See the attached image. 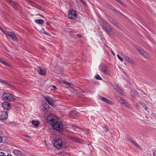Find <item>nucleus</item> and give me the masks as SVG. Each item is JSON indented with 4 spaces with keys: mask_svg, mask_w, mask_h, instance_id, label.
Masks as SVG:
<instances>
[{
    "mask_svg": "<svg viewBox=\"0 0 156 156\" xmlns=\"http://www.w3.org/2000/svg\"><path fill=\"white\" fill-rule=\"evenodd\" d=\"M6 0L12 6L15 10L16 11L18 10V9L20 7V5L18 3L14 2L12 0Z\"/></svg>",
    "mask_w": 156,
    "mask_h": 156,
    "instance_id": "nucleus-5",
    "label": "nucleus"
},
{
    "mask_svg": "<svg viewBox=\"0 0 156 156\" xmlns=\"http://www.w3.org/2000/svg\"><path fill=\"white\" fill-rule=\"evenodd\" d=\"M3 99L5 100L9 101H14L16 99V97L14 95L11 94L9 92H5L2 96Z\"/></svg>",
    "mask_w": 156,
    "mask_h": 156,
    "instance_id": "nucleus-3",
    "label": "nucleus"
},
{
    "mask_svg": "<svg viewBox=\"0 0 156 156\" xmlns=\"http://www.w3.org/2000/svg\"><path fill=\"white\" fill-rule=\"evenodd\" d=\"M68 18L70 20H73L76 18L77 14L73 10H70L68 13Z\"/></svg>",
    "mask_w": 156,
    "mask_h": 156,
    "instance_id": "nucleus-6",
    "label": "nucleus"
},
{
    "mask_svg": "<svg viewBox=\"0 0 156 156\" xmlns=\"http://www.w3.org/2000/svg\"><path fill=\"white\" fill-rule=\"evenodd\" d=\"M44 99L47 101L48 103L52 106L55 105V103L53 100V99L48 96H45Z\"/></svg>",
    "mask_w": 156,
    "mask_h": 156,
    "instance_id": "nucleus-13",
    "label": "nucleus"
},
{
    "mask_svg": "<svg viewBox=\"0 0 156 156\" xmlns=\"http://www.w3.org/2000/svg\"><path fill=\"white\" fill-rule=\"evenodd\" d=\"M153 155H154V156H156V151H155L153 153Z\"/></svg>",
    "mask_w": 156,
    "mask_h": 156,
    "instance_id": "nucleus-48",
    "label": "nucleus"
},
{
    "mask_svg": "<svg viewBox=\"0 0 156 156\" xmlns=\"http://www.w3.org/2000/svg\"><path fill=\"white\" fill-rule=\"evenodd\" d=\"M2 107L5 109L9 110L11 108L10 103L7 101H5L2 104Z\"/></svg>",
    "mask_w": 156,
    "mask_h": 156,
    "instance_id": "nucleus-14",
    "label": "nucleus"
},
{
    "mask_svg": "<svg viewBox=\"0 0 156 156\" xmlns=\"http://www.w3.org/2000/svg\"><path fill=\"white\" fill-rule=\"evenodd\" d=\"M35 22L38 24L42 25L44 23V20L41 19L36 20Z\"/></svg>",
    "mask_w": 156,
    "mask_h": 156,
    "instance_id": "nucleus-21",
    "label": "nucleus"
},
{
    "mask_svg": "<svg viewBox=\"0 0 156 156\" xmlns=\"http://www.w3.org/2000/svg\"><path fill=\"white\" fill-rule=\"evenodd\" d=\"M112 52V55H113L115 56V53H114V52H113V51H112V52Z\"/></svg>",
    "mask_w": 156,
    "mask_h": 156,
    "instance_id": "nucleus-53",
    "label": "nucleus"
},
{
    "mask_svg": "<svg viewBox=\"0 0 156 156\" xmlns=\"http://www.w3.org/2000/svg\"><path fill=\"white\" fill-rule=\"evenodd\" d=\"M125 137H126L127 139L128 140L130 141L132 140V138L128 135H126Z\"/></svg>",
    "mask_w": 156,
    "mask_h": 156,
    "instance_id": "nucleus-34",
    "label": "nucleus"
},
{
    "mask_svg": "<svg viewBox=\"0 0 156 156\" xmlns=\"http://www.w3.org/2000/svg\"><path fill=\"white\" fill-rule=\"evenodd\" d=\"M12 152L17 156H25V154L24 153L18 150H13L12 151Z\"/></svg>",
    "mask_w": 156,
    "mask_h": 156,
    "instance_id": "nucleus-15",
    "label": "nucleus"
},
{
    "mask_svg": "<svg viewBox=\"0 0 156 156\" xmlns=\"http://www.w3.org/2000/svg\"><path fill=\"white\" fill-rule=\"evenodd\" d=\"M72 140L75 142L79 143L80 144H81L83 143V141L81 139L76 137H73Z\"/></svg>",
    "mask_w": 156,
    "mask_h": 156,
    "instance_id": "nucleus-18",
    "label": "nucleus"
},
{
    "mask_svg": "<svg viewBox=\"0 0 156 156\" xmlns=\"http://www.w3.org/2000/svg\"><path fill=\"white\" fill-rule=\"evenodd\" d=\"M116 98L117 100L119 101H120V100L122 98L120 97H117Z\"/></svg>",
    "mask_w": 156,
    "mask_h": 156,
    "instance_id": "nucleus-41",
    "label": "nucleus"
},
{
    "mask_svg": "<svg viewBox=\"0 0 156 156\" xmlns=\"http://www.w3.org/2000/svg\"><path fill=\"white\" fill-rule=\"evenodd\" d=\"M76 0V1L77 2H78V0Z\"/></svg>",
    "mask_w": 156,
    "mask_h": 156,
    "instance_id": "nucleus-55",
    "label": "nucleus"
},
{
    "mask_svg": "<svg viewBox=\"0 0 156 156\" xmlns=\"http://www.w3.org/2000/svg\"><path fill=\"white\" fill-rule=\"evenodd\" d=\"M26 1L27 2L29 3L32 5L33 3H34V2L31 1V0H26Z\"/></svg>",
    "mask_w": 156,
    "mask_h": 156,
    "instance_id": "nucleus-35",
    "label": "nucleus"
},
{
    "mask_svg": "<svg viewBox=\"0 0 156 156\" xmlns=\"http://www.w3.org/2000/svg\"><path fill=\"white\" fill-rule=\"evenodd\" d=\"M51 86H52V87H53L55 90H56L57 88L54 85H52Z\"/></svg>",
    "mask_w": 156,
    "mask_h": 156,
    "instance_id": "nucleus-47",
    "label": "nucleus"
},
{
    "mask_svg": "<svg viewBox=\"0 0 156 156\" xmlns=\"http://www.w3.org/2000/svg\"><path fill=\"white\" fill-rule=\"evenodd\" d=\"M0 156H6V155L4 152H0Z\"/></svg>",
    "mask_w": 156,
    "mask_h": 156,
    "instance_id": "nucleus-38",
    "label": "nucleus"
},
{
    "mask_svg": "<svg viewBox=\"0 0 156 156\" xmlns=\"http://www.w3.org/2000/svg\"><path fill=\"white\" fill-rule=\"evenodd\" d=\"M7 113L5 111L0 112V120H5L7 119L8 117Z\"/></svg>",
    "mask_w": 156,
    "mask_h": 156,
    "instance_id": "nucleus-9",
    "label": "nucleus"
},
{
    "mask_svg": "<svg viewBox=\"0 0 156 156\" xmlns=\"http://www.w3.org/2000/svg\"><path fill=\"white\" fill-rule=\"evenodd\" d=\"M135 90H134V89H132L131 90V92L132 93H133L134 95H135V94H134V91Z\"/></svg>",
    "mask_w": 156,
    "mask_h": 156,
    "instance_id": "nucleus-49",
    "label": "nucleus"
},
{
    "mask_svg": "<svg viewBox=\"0 0 156 156\" xmlns=\"http://www.w3.org/2000/svg\"><path fill=\"white\" fill-rule=\"evenodd\" d=\"M1 62H2L3 64L7 66H8L10 68L12 67V66H11L8 63H7L6 62L4 61V59H3V60L2 61H1Z\"/></svg>",
    "mask_w": 156,
    "mask_h": 156,
    "instance_id": "nucleus-25",
    "label": "nucleus"
},
{
    "mask_svg": "<svg viewBox=\"0 0 156 156\" xmlns=\"http://www.w3.org/2000/svg\"><path fill=\"white\" fill-rule=\"evenodd\" d=\"M112 86L113 88L120 94H122V93L121 89L119 88L118 84L116 83H115L113 84Z\"/></svg>",
    "mask_w": 156,
    "mask_h": 156,
    "instance_id": "nucleus-16",
    "label": "nucleus"
},
{
    "mask_svg": "<svg viewBox=\"0 0 156 156\" xmlns=\"http://www.w3.org/2000/svg\"><path fill=\"white\" fill-rule=\"evenodd\" d=\"M130 141L132 143L134 144L135 146H136L138 148H140V146L137 143H136L135 141L132 140Z\"/></svg>",
    "mask_w": 156,
    "mask_h": 156,
    "instance_id": "nucleus-28",
    "label": "nucleus"
},
{
    "mask_svg": "<svg viewBox=\"0 0 156 156\" xmlns=\"http://www.w3.org/2000/svg\"><path fill=\"white\" fill-rule=\"evenodd\" d=\"M116 1L118 2L122 6H124L125 7H126L127 6V5L123 3L120 0H115Z\"/></svg>",
    "mask_w": 156,
    "mask_h": 156,
    "instance_id": "nucleus-22",
    "label": "nucleus"
},
{
    "mask_svg": "<svg viewBox=\"0 0 156 156\" xmlns=\"http://www.w3.org/2000/svg\"><path fill=\"white\" fill-rule=\"evenodd\" d=\"M111 8L113 10V11H114L116 13L118 14H119L120 15L122 14L121 13H120L119 11H117L115 8Z\"/></svg>",
    "mask_w": 156,
    "mask_h": 156,
    "instance_id": "nucleus-31",
    "label": "nucleus"
},
{
    "mask_svg": "<svg viewBox=\"0 0 156 156\" xmlns=\"http://www.w3.org/2000/svg\"><path fill=\"white\" fill-rule=\"evenodd\" d=\"M11 38V39L14 41H18V38L16 35L15 33L13 32H9L8 34H7V35Z\"/></svg>",
    "mask_w": 156,
    "mask_h": 156,
    "instance_id": "nucleus-12",
    "label": "nucleus"
},
{
    "mask_svg": "<svg viewBox=\"0 0 156 156\" xmlns=\"http://www.w3.org/2000/svg\"><path fill=\"white\" fill-rule=\"evenodd\" d=\"M43 107L44 108V110L46 111L48 110L50 108L49 105L47 104H44L43 106Z\"/></svg>",
    "mask_w": 156,
    "mask_h": 156,
    "instance_id": "nucleus-23",
    "label": "nucleus"
},
{
    "mask_svg": "<svg viewBox=\"0 0 156 156\" xmlns=\"http://www.w3.org/2000/svg\"><path fill=\"white\" fill-rule=\"evenodd\" d=\"M117 57L122 62H123V58L121 57L119 54H118L117 55Z\"/></svg>",
    "mask_w": 156,
    "mask_h": 156,
    "instance_id": "nucleus-33",
    "label": "nucleus"
},
{
    "mask_svg": "<svg viewBox=\"0 0 156 156\" xmlns=\"http://www.w3.org/2000/svg\"><path fill=\"white\" fill-rule=\"evenodd\" d=\"M5 142V141H3V140L2 139V137L0 136V143H4Z\"/></svg>",
    "mask_w": 156,
    "mask_h": 156,
    "instance_id": "nucleus-40",
    "label": "nucleus"
},
{
    "mask_svg": "<svg viewBox=\"0 0 156 156\" xmlns=\"http://www.w3.org/2000/svg\"><path fill=\"white\" fill-rule=\"evenodd\" d=\"M32 6L33 7L36 8L38 9L41 10H43L44 9L42 8L41 6L38 5L37 4L34 2V3H33V4Z\"/></svg>",
    "mask_w": 156,
    "mask_h": 156,
    "instance_id": "nucleus-19",
    "label": "nucleus"
},
{
    "mask_svg": "<svg viewBox=\"0 0 156 156\" xmlns=\"http://www.w3.org/2000/svg\"><path fill=\"white\" fill-rule=\"evenodd\" d=\"M119 102L122 103L123 104H124V102H124V100L122 98L121 99L120 101H119Z\"/></svg>",
    "mask_w": 156,
    "mask_h": 156,
    "instance_id": "nucleus-46",
    "label": "nucleus"
},
{
    "mask_svg": "<svg viewBox=\"0 0 156 156\" xmlns=\"http://www.w3.org/2000/svg\"><path fill=\"white\" fill-rule=\"evenodd\" d=\"M37 71L39 74L42 76H44L46 74V70L41 69L40 66H38L37 67Z\"/></svg>",
    "mask_w": 156,
    "mask_h": 156,
    "instance_id": "nucleus-10",
    "label": "nucleus"
},
{
    "mask_svg": "<svg viewBox=\"0 0 156 156\" xmlns=\"http://www.w3.org/2000/svg\"><path fill=\"white\" fill-rule=\"evenodd\" d=\"M23 136H25V137H28V138H30V136H28L27 135H26V134H24L23 135Z\"/></svg>",
    "mask_w": 156,
    "mask_h": 156,
    "instance_id": "nucleus-42",
    "label": "nucleus"
},
{
    "mask_svg": "<svg viewBox=\"0 0 156 156\" xmlns=\"http://www.w3.org/2000/svg\"><path fill=\"white\" fill-rule=\"evenodd\" d=\"M6 156H12L11 154H8Z\"/></svg>",
    "mask_w": 156,
    "mask_h": 156,
    "instance_id": "nucleus-52",
    "label": "nucleus"
},
{
    "mask_svg": "<svg viewBox=\"0 0 156 156\" xmlns=\"http://www.w3.org/2000/svg\"><path fill=\"white\" fill-rule=\"evenodd\" d=\"M52 126L53 129L56 131L62 132L64 130L63 125L61 122L56 121Z\"/></svg>",
    "mask_w": 156,
    "mask_h": 156,
    "instance_id": "nucleus-2",
    "label": "nucleus"
},
{
    "mask_svg": "<svg viewBox=\"0 0 156 156\" xmlns=\"http://www.w3.org/2000/svg\"><path fill=\"white\" fill-rule=\"evenodd\" d=\"M138 51L141 54H144V53H145V52L144 51V50H141L140 49H139L138 50Z\"/></svg>",
    "mask_w": 156,
    "mask_h": 156,
    "instance_id": "nucleus-37",
    "label": "nucleus"
},
{
    "mask_svg": "<svg viewBox=\"0 0 156 156\" xmlns=\"http://www.w3.org/2000/svg\"><path fill=\"white\" fill-rule=\"evenodd\" d=\"M101 27L108 34H110L113 30L112 26L105 20H101Z\"/></svg>",
    "mask_w": 156,
    "mask_h": 156,
    "instance_id": "nucleus-1",
    "label": "nucleus"
},
{
    "mask_svg": "<svg viewBox=\"0 0 156 156\" xmlns=\"http://www.w3.org/2000/svg\"><path fill=\"white\" fill-rule=\"evenodd\" d=\"M0 82L4 84H7V85H11V83H8L7 81L3 80L0 79Z\"/></svg>",
    "mask_w": 156,
    "mask_h": 156,
    "instance_id": "nucleus-27",
    "label": "nucleus"
},
{
    "mask_svg": "<svg viewBox=\"0 0 156 156\" xmlns=\"http://www.w3.org/2000/svg\"><path fill=\"white\" fill-rule=\"evenodd\" d=\"M0 30L5 35H7V34H8L9 31H5L4 30L2 27H0Z\"/></svg>",
    "mask_w": 156,
    "mask_h": 156,
    "instance_id": "nucleus-24",
    "label": "nucleus"
},
{
    "mask_svg": "<svg viewBox=\"0 0 156 156\" xmlns=\"http://www.w3.org/2000/svg\"><path fill=\"white\" fill-rule=\"evenodd\" d=\"M95 78L97 79H98L99 80H102V78L98 74H96L95 76Z\"/></svg>",
    "mask_w": 156,
    "mask_h": 156,
    "instance_id": "nucleus-32",
    "label": "nucleus"
},
{
    "mask_svg": "<svg viewBox=\"0 0 156 156\" xmlns=\"http://www.w3.org/2000/svg\"><path fill=\"white\" fill-rule=\"evenodd\" d=\"M123 105L128 107H130V105L126 102H124Z\"/></svg>",
    "mask_w": 156,
    "mask_h": 156,
    "instance_id": "nucleus-36",
    "label": "nucleus"
},
{
    "mask_svg": "<svg viewBox=\"0 0 156 156\" xmlns=\"http://www.w3.org/2000/svg\"><path fill=\"white\" fill-rule=\"evenodd\" d=\"M80 1L82 2L83 3L86 4V3L84 2L83 1V0H80Z\"/></svg>",
    "mask_w": 156,
    "mask_h": 156,
    "instance_id": "nucleus-50",
    "label": "nucleus"
},
{
    "mask_svg": "<svg viewBox=\"0 0 156 156\" xmlns=\"http://www.w3.org/2000/svg\"><path fill=\"white\" fill-rule=\"evenodd\" d=\"M61 82L65 85H68L69 86H70L71 85L69 82L65 80H62Z\"/></svg>",
    "mask_w": 156,
    "mask_h": 156,
    "instance_id": "nucleus-29",
    "label": "nucleus"
},
{
    "mask_svg": "<svg viewBox=\"0 0 156 156\" xmlns=\"http://www.w3.org/2000/svg\"><path fill=\"white\" fill-rule=\"evenodd\" d=\"M102 128H103V129L105 131H108V127L107 126V125H104L102 126Z\"/></svg>",
    "mask_w": 156,
    "mask_h": 156,
    "instance_id": "nucleus-30",
    "label": "nucleus"
},
{
    "mask_svg": "<svg viewBox=\"0 0 156 156\" xmlns=\"http://www.w3.org/2000/svg\"><path fill=\"white\" fill-rule=\"evenodd\" d=\"M142 106L144 108V109L145 110L147 109V107L145 105V104H144L143 105H142Z\"/></svg>",
    "mask_w": 156,
    "mask_h": 156,
    "instance_id": "nucleus-44",
    "label": "nucleus"
},
{
    "mask_svg": "<svg viewBox=\"0 0 156 156\" xmlns=\"http://www.w3.org/2000/svg\"><path fill=\"white\" fill-rule=\"evenodd\" d=\"M31 16H34V15H31Z\"/></svg>",
    "mask_w": 156,
    "mask_h": 156,
    "instance_id": "nucleus-56",
    "label": "nucleus"
},
{
    "mask_svg": "<svg viewBox=\"0 0 156 156\" xmlns=\"http://www.w3.org/2000/svg\"><path fill=\"white\" fill-rule=\"evenodd\" d=\"M44 34H45L47 35H50L49 33H47V32H46V31H45L44 30Z\"/></svg>",
    "mask_w": 156,
    "mask_h": 156,
    "instance_id": "nucleus-43",
    "label": "nucleus"
},
{
    "mask_svg": "<svg viewBox=\"0 0 156 156\" xmlns=\"http://www.w3.org/2000/svg\"><path fill=\"white\" fill-rule=\"evenodd\" d=\"M3 59H2V58H0V62H1V61H2Z\"/></svg>",
    "mask_w": 156,
    "mask_h": 156,
    "instance_id": "nucleus-54",
    "label": "nucleus"
},
{
    "mask_svg": "<svg viewBox=\"0 0 156 156\" xmlns=\"http://www.w3.org/2000/svg\"><path fill=\"white\" fill-rule=\"evenodd\" d=\"M123 58L125 60H126L128 62L131 63H132L133 62V61L131 59L127 56L124 55L123 56Z\"/></svg>",
    "mask_w": 156,
    "mask_h": 156,
    "instance_id": "nucleus-20",
    "label": "nucleus"
},
{
    "mask_svg": "<svg viewBox=\"0 0 156 156\" xmlns=\"http://www.w3.org/2000/svg\"><path fill=\"white\" fill-rule=\"evenodd\" d=\"M98 98L99 99L105 102L107 104L111 105H112L113 104V102L112 101L107 99V98L105 97L102 96H98Z\"/></svg>",
    "mask_w": 156,
    "mask_h": 156,
    "instance_id": "nucleus-11",
    "label": "nucleus"
},
{
    "mask_svg": "<svg viewBox=\"0 0 156 156\" xmlns=\"http://www.w3.org/2000/svg\"><path fill=\"white\" fill-rule=\"evenodd\" d=\"M76 35L78 37H82V35L80 34H76Z\"/></svg>",
    "mask_w": 156,
    "mask_h": 156,
    "instance_id": "nucleus-45",
    "label": "nucleus"
},
{
    "mask_svg": "<svg viewBox=\"0 0 156 156\" xmlns=\"http://www.w3.org/2000/svg\"><path fill=\"white\" fill-rule=\"evenodd\" d=\"M72 90L73 91H72V92H75L76 91V89H72Z\"/></svg>",
    "mask_w": 156,
    "mask_h": 156,
    "instance_id": "nucleus-51",
    "label": "nucleus"
},
{
    "mask_svg": "<svg viewBox=\"0 0 156 156\" xmlns=\"http://www.w3.org/2000/svg\"><path fill=\"white\" fill-rule=\"evenodd\" d=\"M106 19L114 26L119 27L117 22L112 17L109 16H106Z\"/></svg>",
    "mask_w": 156,
    "mask_h": 156,
    "instance_id": "nucleus-8",
    "label": "nucleus"
},
{
    "mask_svg": "<svg viewBox=\"0 0 156 156\" xmlns=\"http://www.w3.org/2000/svg\"><path fill=\"white\" fill-rule=\"evenodd\" d=\"M47 121L49 124L52 125L56 122L55 119L51 118L50 116L48 117Z\"/></svg>",
    "mask_w": 156,
    "mask_h": 156,
    "instance_id": "nucleus-17",
    "label": "nucleus"
},
{
    "mask_svg": "<svg viewBox=\"0 0 156 156\" xmlns=\"http://www.w3.org/2000/svg\"><path fill=\"white\" fill-rule=\"evenodd\" d=\"M54 146L58 149L62 148L63 147V142L61 138L56 139L54 143Z\"/></svg>",
    "mask_w": 156,
    "mask_h": 156,
    "instance_id": "nucleus-4",
    "label": "nucleus"
},
{
    "mask_svg": "<svg viewBox=\"0 0 156 156\" xmlns=\"http://www.w3.org/2000/svg\"><path fill=\"white\" fill-rule=\"evenodd\" d=\"M36 15L39 16L44 18H45V17H44V16L43 15L40 14H36Z\"/></svg>",
    "mask_w": 156,
    "mask_h": 156,
    "instance_id": "nucleus-39",
    "label": "nucleus"
},
{
    "mask_svg": "<svg viewBox=\"0 0 156 156\" xmlns=\"http://www.w3.org/2000/svg\"><path fill=\"white\" fill-rule=\"evenodd\" d=\"M108 68L107 66L102 63H101L99 66V68L100 70L105 74H107L108 73Z\"/></svg>",
    "mask_w": 156,
    "mask_h": 156,
    "instance_id": "nucleus-7",
    "label": "nucleus"
},
{
    "mask_svg": "<svg viewBox=\"0 0 156 156\" xmlns=\"http://www.w3.org/2000/svg\"><path fill=\"white\" fill-rule=\"evenodd\" d=\"M32 123L33 125H34L35 126L37 127L38 126L39 124V122L37 121H35L33 120L32 121Z\"/></svg>",
    "mask_w": 156,
    "mask_h": 156,
    "instance_id": "nucleus-26",
    "label": "nucleus"
}]
</instances>
